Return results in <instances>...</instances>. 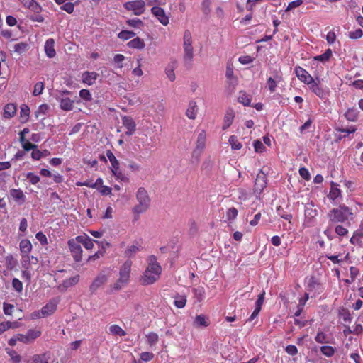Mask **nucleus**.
<instances>
[{
    "mask_svg": "<svg viewBox=\"0 0 363 363\" xmlns=\"http://www.w3.org/2000/svg\"><path fill=\"white\" fill-rule=\"evenodd\" d=\"M161 271V267L157 263L156 257L151 255L148 259V267L140 279L141 284L143 285L153 284L159 279Z\"/></svg>",
    "mask_w": 363,
    "mask_h": 363,
    "instance_id": "obj_1",
    "label": "nucleus"
},
{
    "mask_svg": "<svg viewBox=\"0 0 363 363\" xmlns=\"http://www.w3.org/2000/svg\"><path fill=\"white\" fill-rule=\"evenodd\" d=\"M136 199L138 202L133 209L135 214H140L145 212L150 207L151 199L147 190L144 187H140L136 193Z\"/></svg>",
    "mask_w": 363,
    "mask_h": 363,
    "instance_id": "obj_2",
    "label": "nucleus"
},
{
    "mask_svg": "<svg viewBox=\"0 0 363 363\" xmlns=\"http://www.w3.org/2000/svg\"><path fill=\"white\" fill-rule=\"evenodd\" d=\"M352 216L350 209L345 205H340L338 208H333L328 213L330 221L345 222L350 220V217Z\"/></svg>",
    "mask_w": 363,
    "mask_h": 363,
    "instance_id": "obj_3",
    "label": "nucleus"
},
{
    "mask_svg": "<svg viewBox=\"0 0 363 363\" xmlns=\"http://www.w3.org/2000/svg\"><path fill=\"white\" fill-rule=\"evenodd\" d=\"M183 47L184 51V61L186 65L190 67L191 62L194 58V52L191 33L189 30H186L184 33Z\"/></svg>",
    "mask_w": 363,
    "mask_h": 363,
    "instance_id": "obj_4",
    "label": "nucleus"
},
{
    "mask_svg": "<svg viewBox=\"0 0 363 363\" xmlns=\"http://www.w3.org/2000/svg\"><path fill=\"white\" fill-rule=\"evenodd\" d=\"M145 3L143 0H135L126 2L124 7L128 11H133L135 15H141L144 13Z\"/></svg>",
    "mask_w": 363,
    "mask_h": 363,
    "instance_id": "obj_5",
    "label": "nucleus"
},
{
    "mask_svg": "<svg viewBox=\"0 0 363 363\" xmlns=\"http://www.w3.org/2000/svg\"><path fill=\"white\" fill-rule=\"evenodd\" d=\"M206 139V133L204 130H201V132L199 134L197 138L196 148L193 151V157H196L197 160H199L201 152L205 148Z\"/></svg>",
    "mask_w": 363,
    "mask_h": 363,
    "instance_id": "obj_6",
    "label": "nucleus"
},
{
    "mask_svg": "<svg viewBox=\"0 0 363 363\" xmlns=\"http://www.w3.org/2000/svg\"><path fill=\"white\" fill-rule=\"evenodd\" d=\"M132 262L130 260H127L125 263L121 266L119 272V281L121 282L122 284H126L128 282L130 274Z\"/></svg>",
    "mask_w": 363,
    "mask_h": 363,
    "instance_id": "obj_7",
    "label": "nucleus"
},
{
    "mask_svg": "<svg viewBox=\"0 0 363 363\" xmlns=\"http://www.w3.org/2000/svg\"><path fill=\"white\" fill-rule=\"evenodd\" d=\"M68 245L74 259L77 262H80L82 257V249L81 245L74 240H69Z\"/></svg>",
    "mask_w": 363,
    "mask_h": 363,
    "instance_id": "obj_8",
    "label": "nucleus"
},
{
    "mask_svg": "<svg viewBox=\"0 0 363 363\" xmlns=\"http://www.w3.org/2000/svg\"><path fill=\"white\" fill-rule=\"evenodd\" d=\"M267 177L266 174L263 169H261L258 173L255 183V191L260 193L266 187Z\"/></svg>",
    "mask_w": 363,
    "mask_h": 363,
    "instance_id": "obj_9",
    "label": "nucleus"
},
{
    "mask_svg": "<svg viewBox=\"0 0 363 363\" xmlns=\"http://www.w3.org/2000/svg\"><path fill=\"white\" fill-rule=\"evenodd\" d=\"M151 11L162 25L167 26L169 23V17L166 16L163 9L159 6H153Z\"/></svg>",
    "mask_w": 363,
    "mask_h": 363,
    "instance_id": "obj_10",
    "label": "nucleus"
},
{
    "mask_svg": "<svg viewBox=\"0 0 363 363\" xmlns=\"http://www.w3.org/2000/svg\"><path fill=\"white\" fill-rule=\"evenodd\" d=\"M59 301V299L55 298L48 302L40 311L42 315L46 316L53 313L57 309V305Z\"/></svg>",
    "mask_w": 363,
    "mask_h": 363,
    "instance_id": "obj_11",
    "label": "nucleus"
},
{
    "mask_svg": "<svg viewBox=\"0 0 363 363\" xmlns=\"http://www.w3.org/2000/svg\"><path fill=\"white\" fill-rule=\"evenodd\" d=\"M106 156L108 158V160H110V162L111 163V165H112L111 170H112L113 174L116 177H119L120 176H121V172L118 171L119 169V162H118V160L116 158V157L114 156L113 153L111 150H107Z\"/></svg>",
    "mask_w": 363,
    "mask_h": 363,
    "instance_id": "obj_12",
    "label": "nucleus"
},
{
    "mask_svg": "<svg viewBox=\"0 0 363 363\" xmlns=\"http://www.w3.org/2000/svg\"><path fill=\"white\" fill-rule=\"evenodd\" d=\"M123 125L127 128L125 134L128 135H133L135 131L136 124L133 119L130 116H124L122 118Z\"/></svg>",
    "mask_w": 363,
    "mask_h": 363,
    "instance_id": "obj_13",
    "label": "nucleus"
},
{
    "mask_svg": "<svg viewBox=\"0 0 363 363\" xmlns=\"http://www.w3.org/2000/svg\"><path fill=\"white\" fill-rule=\"evenodd\" d=\"M106 281L107 277L105 274H101L94 279V281L89 286V290L92 294H94L101 286L104 284Z\"/></svg>",
    "mask_w": 363,
    "mask_h": 363,
    "instance_id": "obj_14",
    "label": "nucleus"
},
{
    "mask_svg": "<svg viewBox=\"0 0 363 363\" xmlns=\"http://www.w3.org/2000/svg\"><path fill=\"white\" fill-rule=\"evenodd\" d=\"M55 40L52 38H49L45 43V52L49 58H52L55 56L56 52L54 48Z\"/></svg>",
    "mask_w": 363,
    "mask_h": 363,
    "instance_id": "obj_15",
    "label": "nucleus"
},
{
    "mask_svg": "<svg viewBox=\"0 0 363 363\" xmlns=\"http://www.w3.org/2000/svg\"><path fill=\"white\" fill-rule=\"evenodd\" d=\"M31 249L32 245L28 240L25 239L21 241L20 250L21 253L23 254V259L26 257L27 259H30L28 254L30 252Z\"/></svg>",
    "mask_w": 363,
    "mask_h": 363,
    "instance_id": "obj_16",
    "label": "nucleus"
},
{
    "mask_svg": "<svg viewBox=\"0 0 363 363\" xmlns=\"http://www.w3.org/2000/svg\"><path fill=\"white\" fill-rule=\"evenodd\" d=\"M234 117L235 113L233 110L232 108H228L226 111L225 115L224 116V124L223 125V130H226L231 125Z\"/></svg>",
    "mask_w": 363,
    "mask_h": 363,
    "instance_id": "obj_17",
    "label": "nucleus"
},
{
    "mask_svg": "<svg viewBox=\"0 0 363 363\" xmlns=\"http://www.w3.org/2000/svg\"><path fill=\"white\" fill-rule=\"evenodd\" d=\"M60 108L64 111H71L74 107V101L67 97H62L60 99Z\"/></svg>",
    "mask_w": 363,
    "mask_h": 363,
    "instance_id": "obj_18",
    "label": "nucleus"
},
{
    "mask_svg": "<svg viewBox=\"0 0 363 363\" xmlns=\"http://www.w3.org/2000/svg\"><path fill=\"white\" fill-rule=\"evenodd\" d=\"M10 195L16 202L21 204L25 201V196L21 189H11L10 191Z\"/></svg>",
    "mask_w": 363,
    "mask_h": 363,
    "instance_id": "obj_19",
    "label": "nucleus"
},
{
    "mask_svg": "<svg viewBox=\"0 0 363 363\" xmlns=\"http://www.w3.org/2000/svg\"><path fill=\"white\" fill-rule=\"evenodd\" d=\"M99 74L94 72H85L82 75L83 82L89 85H91L96 80Z\"/></svg>",
    "mask_w": 363,
    "mask_h": 363,
    "instance_id": "obj_20",
    "label": "nucleus"
},
{
    "mask_svg": "<svg viewBox=\"0 0 363 363\" xmlns=\"http://www.w3.org/2000/svg\"><path fill=\"white\" fill-rule=\"evenodd\" d=\"M79 281V276L76 275L74 277H72L69 279H67L65 281H63L62 286H60L59 288L61 289V287L63 288L64 290H66L67 288L77 284Z\"/></svg>",
    "mask_w": 363,
    "mask_h": 363,
    "instance_id": "obj_21",
    "label": "nucleus"
},
{
    "mask_svg": "<svg viewBox=\"0 0 363 363\" xmlns=\"http://www.w3.org/2000/svg\"><path fill=\"white\" fill-rule=\"evenodd\" d=\"M16 112V106L13 104H8L5 106L4 116L6 118L13 117Z\"/></svg>",
    "mask_w": 363,
    "mask_h": 363,
    "instance_id": "obj_22",
    "label": "nucleus"
},
{
    "mask_svg": "<svg viewBox=\"0 0 363 363\" xmlns=\"http://www.w3.org/2000/svg\"><path fill=\"white\" fill-rule=\"evenodd\" d=\"M24 6L37 13H39L42 11L41 6L35 0H27L25 2Z\"/></svg>",
    "mask_w": 363,
    "mask_h": 363,
    "instance_id": "obj_23",
    "label": "nucleus"
},
{
    "mask_svg": "<svg viewBox=\"0 0 363 363\" xmlns=\"http://www.w3.org/2000/svg\"><path fill=\"white\" fill-rule=\"evenodd\" d=\"M177 67V62L175 61L169 63L166 68V74L169 79L172 82H174L175 80V74H174V69Z\"/></svg>",
    "mask_w": 363,
    "mask_h": 363,
    "instance_id": "obj_24",
    "label": "nucleus"
},
{
    "mask_svg": "<svg viewBox=\"0 0 363 363\" xmlns=\"http://www.w3.org/2000/svg\"><path fill=\"white\" fill-rule=\"evenodd\" d=\"M194 324L196 327H207L209 323L206 318L203 315H196L194 320Z\"/></svg>",
    "mask_w": 363,
    "mask_h": 363,
    "instance_id": "obj_25",
    "label": "nucleus"
},
{
    "mask_svg": "<svg viewBox=\"0 0 363 363\" xmlns=\"http://www.w3.org/2000/svg\"><path fill=\"white\" fill-rule=\"evenodd\" d=\"M128 45L131 48L143 49L144 48L145 44L142 39L137 37L129 41Z\"/></svg>",
    "mask_w": 363,
    "mask_h": 363,
    "instance_id": "obj_26",
    "label": "nucleus"
},
{
    "mask_svg": "<svg viewBox=\"0 0 363 363\" xmlns=\"http://www.w3.org/2000/svg\"><path fill=\"white\" fill-rule=\"evenodd\" d=\"M196 113V104L195 101H190L189 108L186 111V116L190 119H195Z\"/></svg>",
    "mask_w": 363,
    "mask_h": 363,
    "instance_id": "obj_27",
    "label": "nucleus"
},
{
    "mask_svg": "<svg viewBox=\"0 0 363 363\" xmlns=\"http://www.w3.org/2000/svg\"><path fill=\"white\" fill-rule=\"evenodd\" d=\"M251 96L247 95L245 92L241 91L238 96V101L244 106H250L251 103Z\"/></svg>",
    "mask_w": 363,
    "mask_h": 363,
    "instance_id": "obj_28",
    "label": "nucleus"
},
{
    "mask_svg": "<svg viewBox=\"0 0 363 363\" xmlns=\"http://www.w3.org/2000/svg\"><path fill=\"white\" fill-rule=\"evenodd\" d=\"M317 215V211L313 208V203H308L305 208V216L308 218H314Z\"/></svg>",
    "mask_w": 363,
    "mask_h": 363,
    "instance_id": "obj_29",
    "label": "nucleus"
},
{
    "mask_svg": "<svg viewBox=\"0 0 363 363\" xmlns=\"http://www.w3.org/2000/svg\"><path fill=\"white\" fill-rule=\"evenodd\" d=\"M109 331L113 335H116L119 336H125L126 335V333L125 330H123L121 327H120L118 325H113L110 326Z\"/></svg>",
    "mask_w": 363,
    "mask_h": 363,
    "instance_id": "obj_30",
    "label": "nucleus"
},
{
    "mask_svg": "<svg viewBox=\"0 0 363 363\" xmlns=\"http://www.w3.org/2000/svg\"><path fill=\"white\" fill-rule=\"evenodd\" d=\"M14 52H18V54H22L25 52L29 48V45L26 43H19L14 45Z\"/></svg>",
    "mask_w": 363,
    "mask_h": 363,
    "instance_id": "obj_31",
    "label": "nucleus"
},
{
    "mask_svg": "<svg viewBox=\"0 0 363 363\" xmlns=\"http://www.w3.org/2000/svg\"><path fill=\"white\" fill-rule=\"evenodd\" d=\"M186 303V297L185 296L177 295L175 296L174 305L178 308H182Z\"/></svg>",
    "mask_w": 363,
    "mask_h": 363,
    "instance_id": "obj_32",
    "label": "nucleus"
},
{
    "mask_svg": "<svg viewBox=\"0 0 363 363\" xmlns=\"http://www.w3.org/2000/svg\"><path fill=\"white\" fill-rule=\"evenodd\" d=\"M295 73L298 79H300L301 82H306V76L308 74L307 71L301 67H296L295 68Z\"/></svg>",
    "mask_w": 363,
    "mask_h": 363,
    "instance_id": "obj_33",
    "label": "nucleus"
},
{
    "mask_svg": "<svg viewBox=\"0 0 363 363\" xmlns=\"http://www.w3.org/2000/svg\"><path fill=\"white\" fill-rule=\"evenodd\" d=\"M136 33L130 30H122L118 34V37L123 40H128L133 38Z\"/></svg>",
    "mask_w": 363,
    "mask_h": 363,
    "instance_id": "obj_34",
    "label": "nucleus"
},
{
    "mask_svg": "<svg viewBox=\"0 0 363 363\" xmlns=\"http://www.w3.org/2000/svg\"><path fill=\"white\" fill-rule=\"evenodd\" d=\"M193 293H194V297L197 299V301L199 302H201L203 300L205 291L203 287H198V288H194L193 289Z\"/></svg>",
    "mask_w": 363,
    "mask_h": 363,
    "instance_id": "obj_35",
    "label": "nucleus"
},
{
    "mask_svg": "<svg viewBox=\"0 0 363 363\" xmlns=\"http://www.w3.org/2000/svg\"><path fill=\"white\" fill-rule=\"evenodd\" d=\"M331 56H332V51L330 49H328L325 50V52L323 54L315 57L314 59H315V60L325 62V61H328Z\"/></svg>",
    "mask_w": 363,
    "mask_h": 363,
    "instance_id": "obj_36",
    "label": "nucleus"
},
{
    "mask_svg": "<svg viewBox=\"0 0 363 363\" xmlns=\"http://www.w3.org/2000/svg\"><path fill=\"white\" fill-rule=\"evenodd\" d=\"M229 143L233 150H240L242 148V144L238 142L237 137L235 135H231L230 137Z\"/></svg>",
    "mask_w": 363,
    "mask_h": 363,
    "instance_id": "obj_37",
    "label": "nucleus"
},
{
    "mask_svg": "<svg viewBox=\"0 0 363 363\" xmlns=\"http://www.w3.org/2000/svg\"><path fill=\"white\" fill-rule=\"evenodd\" d=\"M363 237V230H357L354 233L353 236L350 239V242L352 244H359L361 243V241L359 240L360 238Z\"/></svg>",
    "mask_w": 363,
    "mask_h": 363,
    "instance_id": "obj_38",
    "label": "nucleus"
},
{
    "mask_svg": "<svg viewBox=\"0 0 363 363\" xmlns=\"http://www.w3.org/2000/svg\"><path fill=\"white\" fill-rule=\"evenodd\" d=\"M126 23L133 28H141L144 25V23L138 18L128 19Z\"/></svg>",
    "mask_w": 363,
    "mask_h": 363,
    "instance_id": "obj_39",
    "label": "nucleus"
},
{
    "mask_svg": "<svg viewBox=\"0 0 363 363\" xmlns=\"http://www.w3.org/2000/svg\"><path fill=\"white\" fill-rule=\"evenodd\" d=\"M311 89L319 97H323L324 91L322 88L319 87L316 82L312 84V85L311 86Z\"/></svg>",
    "mask_w": 363,
    "mask_h": 363,
    "instance_id": "obj_40",
    "label": "nucleus"
},
{
    "mask_svg": "<svg viewBox=\"0 0 363 363\" xmlns=\"http://www.w3.org/2000/svg\"><path fill=\"white\" fill-rule=\"evenodd\" d=\"M12 286L13 289L18 293H21L23 291V284L17 278H14L12 280Z\"/></svg>",
    "mask_w": 363,
    "mask_h": 363,
    "instance_id": "obj_41",
    "label": "nucleus"
},
{
    "mask_svg": "<svg viewBox=\"0 0 363 363\" xmlns=\"http://www.w3.org/2000/svg\"><path fill=\"white\" fill-rule=\"evenodd\" d=\"M30 113V108L27 105H23L21 107V117L24 118V121H27Z\"/></svg>",
    "mask_w": 363,
    "mask_h": 363,
    "instance_id": "obj_42",
    "label": "nucleus"
},
{
    "mask_svg": "<svg viewBox=\"0 0 363 363\" xmlns=\"http://www.w3.org/2000/svg\"><path fill=\"white\" fill-rule=\"evenodd\" d=\"M321 352L327 357H332L335 350L331 346H323L320 347Z\"/></svg>",
    "mask_w": 363,
    "mask_h": 363,
    "instance_id": "obj_43",
    "label": "nucleus"
},
{
    "mask_svg": "<svg viewBox=\"0 0 363 363\" xmlns=\"http://www.w3.org/2000/svg\"><path fill=\"white\" fill-rule=\"evenodd\" d=\"M139 250V248L135 245H132L127 248L125 251V255L127 257H133L138 251Z\"/></svg>",
    "mask_w": 363,
    "mask_h": 363,
    "instance_id": "obj_44",
    "label": "nucleus"
},
{
    "mask_svg": "<svg viewBox=\"0 0 363 363\" xmlns=\"http://www.w3.org/2000/svg\"><path fill=\"white\" fill-rule=\"evenodd\" d=\"M363 35V31L359 28L354 31L350 32L348 36L350 39L356 40L362 38Z\"/></svg>",
    "mask_w": 363,
    "mask_h": 363,
    "instance_id": "obj_45",
    "label": "nucleus"
},
{
    "mask_svg": "<svg viewBox=\"0 0 363 363\" xmlns=\"http://www.w3.org/2000/svg\"><path fill=\"white\" fill-rule=\"evenodd\" d=\"M26 335H27L29 342H30L31 340H33L36 339L38 337H39L40 335V332L38 330H35L30 329L28 331Z\"/></svg>",
    "mask_w": 363,
    "mask_h": 363,
    "instance_id": "obj_46",
    "label": "nucleus"
},
{
    "mask_svg": "<svg viewBox=\"0 0 363 363\" xmlns=\"http://www.w3.org/2000/svg\"><path fill=\"white\" fill-rule=\"evenodd\" d=\"M147 342L150 345H155L158 341V335L155 333H150L147 335Z\"/></svg>",
    "mask_w": 363,
    "mask_h": 363,
    "instance_id": "obj_47",
    "label": "nucleus"
},
{
    "mask_svg": "<svg viewBox=\"0 0 363 363\" xmlns=\"http://www.w3.org/2000/svg\"><path fill=\"white\" fill-rule=\"evenodd\" d=\"M43 89H44V84L43 82H39L36 83L35 85V87H34L33 94L34 96L40 95L42 93Z\"/></svg>",
    "mask_w": 363,
    "mask_h": 363,
    "instance_id": "obj_48",
    "label": "nucleus"
},
{
    "mask_svg": "<svg viewBox=\"0 0 363 363\" xmlns=\"http://www.w3.org/2000/svg\"><path fill=\"white\" fill-rule=\"evenodd\" d=\"M26 177L32 184H36L40 181V177L38 175L34 174L33 172L27 173Z\"/></svg>",
    "mask_w": 363,
    "mask_h": 363,
    "instance_id": "obj_49",
    "label": "nucleus"
},
{
    "mask_svg": "<svg viewBox=\"0 0 363 363\" xmlns=\"http://www.w3.org/2000/svg\"><path fill=\"white\" fill-rule=\"evenodd\" d=\"M79 96L85 101H91V95L88 89H82L79 91Z\"/></svg>",
    "mask_w": 363,
    "mask_h": 363,
    "instance_id": "obj_50",
    "label": "nucleus"
},
{
    "mask_svg": "<svg viewBox=\"0 0 363 363\" xmlns=\"http://www.w3.org/2000/svg\"><path fill=\"white\" fill-rule=\"evenodd\" d=\"M238 216V210L235 208H230L228 210L226 216L228 220H233Z\"/></svg>",
    "mask_w": 363,
    "mask_h": 363,
    "instance_id": "obj_51",
    "label": "nucleus"
},
{
    "mask_svg": "<svg viewBox=\"0 0 363 363\" xmlns=\"http://www.w3.org/2000/svg\"><path fill=\"white\" fill-rule=\"evenodd\" d=\"M74 5L71 2L65 3L61 6V9L65 11L68 13H72L74 11Z\"/></svg>",
    "mask_w": 363,
    "mask_h": 363,
    "instance_id": "obj_52",
    "label": "nucleus"
},
{
    "mask_svg": "<svg viewBox=\"0 0 363 363\" xmlns=\"http://www.w3.org/2000/svg\"><path fill=\"white\" fill-rule=\"evenodd\" d=\"M255 150L257 152H263L265 150V147L260 140H255L254 142Z\"/></svg>",
    "mask_w": 363,
    "mask_h": 363,
    "instance_id": "obj_53",
    "label": "nucleus"
},
{
    "mask_svg": "<svg viewBox=\"0 0 363 363\" xmlns=\"http://www.w3.org/2000/svg\"><path fill=\"white\" fill-rule=\"evenodd\" d=\"M303 3V0H295L290 2L286 9V11H291L296 7L301 6Z\"/></svg>",
    "mask_w": 363,
    "mask_h": 363,
    "instance_id": "obj_54",
    "label": "nucleus"
},
{
    "mask_svg": "<svg viewBox=\"0 0 363 363\" xmlns=\"http://www.w3.org/2000/svg\"><path fill=\"white\" fill-rule=\"evenodd\" d=\"M211 0H203L202 2V11L205 14H208L211 11L210 6H211Z\"/></svg>",
    "mask_w": 363,
    "mask_h": 363,
    "instance_id": "obj_55",
    "label": "nucleus"
},
{
    "mask_svg": "<svg viewBox=\"0 0 363 363\" xmlns=\"http://www.w3.org/2000/svg\"><path fill=\"white\" fill-rule=\"evenodd\" d=\"M340 314L345 322H350L352 317L348 310L342 309Z\"/></svg>",
    "mask_w": 363,
    "mask_h": 363,
    "instance_id": "obj_56",
    "label": "nucleus"
},
{
    "mask_svg": "<svg viewBox=\"0 0 363 363\" xmlns=\"http://www.w3.org/2000/svg\"><path fill=\"white\" fill-rule=\"evenodd\" d=\"M4 312L6 315H11L14 306L10 303H4Z\"/></svg>",
    "mask_w": 363,
    "mask_h": 363,
    "instance_id": "obj_57",
    "label": "nucleus"
},
{
    "mask_svg": "<svg viewBox=\"0 0 363 363\" xmlns=\"http://www.w3.org/2000/svg\"><path fill=\"white\" fill-rule=\"evenodd\" d=\"M37 240L40 242L41 245H44L48 243L47 238L42 232H38L35 235Z\"/></svg>",
    "mask_w": 363,
    "mask_h": 363,
    "instance_id": "obj_58",
    "label": "nucleus"
},
{
    "mask_svg": "<svg viewBox=\"0 0 363 363\" xmlns=\"http://www.w3.org/2000/svg\"><path fill=\"white\" fill-rule=\"evenodd\" d=\"M48 108H49V106L45 104L40 105L38 107V109L37 110V111L35 112L36 117H38V116L40 113L45 114V113L48 111Z\"/></svg>",
    "mask_w": 363,
    "mask_h": 363,
    "instance_id": "obj_59",
    "label": "nucleus"
},
{
    "mask_svg": "<svg viewBox=\"0 0 363 363\" xmlns=\"http://www.w3.org/2000/svg\"><path fill=\"white\" fill-rule=\"evenodd\" d=\"M299 174L306 180H309L311 178V175L308 170L305 167L300 168Z\"/></svg>",
    "mask_w": 363,
    "mask_h": 363,
    "instance_id": "obj_60",
    "label": "nucleus"
},
{
    "mask_svg": "<svg viewBox=\"0 0 363 363\" xmlns=\"http://www.w3.org/2000/svg\"><path fill=\"white\" fill-rule=\"evenodd\" d=\"M31 156L33 160H39L42 157H43V152L36 148L33 150Z\"/></svg>",
    "mask_w": 363,
    "mask_h": 363,
    "instance_id": "obj_61",
    "label": "nucleus"
},
{
    "mask_svg": "<svg viewBox=\"0 0 363 363\" xmlns=\"http://www.w3.org/2000/svg\"><path fill=\"white\" fill-rule=\"evenodd\" d=\"M315 341L319 342V343H325V342H327L326 341V335L323 332H319L315 338Z\"/></svg>",
    "mask_w": 363,
    "mask_h": 363,
    "instance_id": "obj_62",
    "label": "nucleus"
},
{
    "mask_svg": "<svg viewBox=\"0 0 363 363\" xmlns=\"http://www.w3.org/2000/svg\"><path fill=\"white\" fill-rule=\"evenodd\" d=\"M335 233L340 236H344L347 234V230L342 225H337L335 228Z\"/></svg>",
    "mask_w": 363,
    "mask_h": 363,
    "instance_id": "obj_63",
    "label": "nucleus"
},
{
    "mask_svg": "<svg viewBox=\"0 0 363 363\" xmlns=\"http://www.w3.org/2000/svg\"><path fill=\"white\" fill-rule=\"evenodd\" d=\"M154 357V354L151 352H145L141 353L140 359L143 361L147 362L151 360Z\"/></svg>",
    "mask_w": 363,
    "mask_h": 363,
    "instance_id": "obj_64",
    "label": "nucleus"
}]
</instances>
